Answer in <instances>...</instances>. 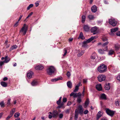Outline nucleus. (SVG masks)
Here are the masks:
<instances>
[{"instance_id": "obj_21", "label": "nucleus", "mask_w": 120, "mask_h": 120, "mask_svg": "<svg viewBox=\"0 0 120 120\" xmlns=\"http://www.w3.org/2000/svg\"><path fill=\"white\" fill-rule=\"evenodd\" d=\"M79 112L81 114H83V111L82 106L81 105H79Z\"/></svg>"}, {"instance_id": "obj_18", "label": "nucleus", "mask_w": 120, "mask_h": 120, "mask_svg": "<svg viewBox=\"0 0 120 120\" xmlns=\"http://www.w3.org/2000/svg\"><path fill=\"white\" fill-rule=\"evenodd\" d=\"M31 84L33 86H35L38 84V82L36 80H34L32 81Z\"/></svg>"}, {"instance_id": "obj_24", "label": "nucleus", "mask_w": 120, "mask_h": 120, "mask_svg": "<svg viewBox=\"0 0 120 120\" xmlns=\"http://www.w3.org/2000/svg\"><path fill=\"white\" fill-rule=\"evenodd\" d=\"M115 104L117 106H120V102L118 100H116L115 101Z\"/></svg>"}, {"instance_id": "obj_14", "label": "nucleus", "mask_w": 120, "mask_h": 120, "mask_svg": "<svg viewBox=\"0 0 120 120\" xmlns=\"http://www.w3.org/2000/svg\"><path fill=\"white\" fill-rule=\"evenodd\" d=\"M96 88L98 90H101L102 89V87L101 84H97L96 86Z\"/></svg>"}, {"instance_id": "obj_20", "label": "nucleus", "mask_w": 120, "mask_h": 120, "mask_svg": "<svg viewBox=\"0 0 120 120\" xmlns=\"http://www.w3.org/2000/svg\"><path fill=\"white\" fill-rule=\"evenodd\" d=\"M62 79V78L61 77H59L57 78H54L51 79V81L53 82H55L58 80H61Z\"/></svg>"}, {"instance_id": "obj_23", "label": "nucleus", "mask_w": 120, "mask_h": 120, "mask_svg": "<svg viewBox=\"0 0 120 120\" xmlns=\"http://www.w3.org/2000/svg\"><path fill=\"white\" fill-rule=\"evenodd\" d=\"M89 104V100L88 99H87L86 100L84 104V107L86 108Z\"/></svg>"}, {"instance_id": "obj_47", "label": "nucleus", "mask_w": 120, "mask_h": 120, "mask_svg": "<svg viewBox=\"0 0 120 120\" xmlns=\"http://www.w3.org/2000/svg\"><path fill=\"white\" fill-rule=\"evenodd\" d=\"M64 50V54L63 55V56H64L66 54L67 52V50L66 49H65Z\"/></svg>"}, {"instance_id": "obj_60", "label": "nucleus", "mask_w": 120, "mask_h": 120, "mask_svg": "<svg viewBox=\"0 0 120 120\" xmlns=\"http://www.w3.org/2000/svg\"><path fill=\"white\" fill-rule=\"evenodd\" d=\"M18 21L14 25V26L15 27H16L18 25Z\"/></svg>"}, {"instance_id": "obj_31", "label": "nucleus", "mask_w": 120, "mask_h": 120, "mask_svg": "<svg viewBox=\"0 0 120 120\" xmlns=\"http://www.w3.org/2000/svg\"><path fill=\"white\" fill-rule=\"evenodd\" d=\"M87 43L86 41H84L82 43V47H85L87 46Z\"/></svg>"}, {"instance_id": "obj_41", "label": "nucleus", "mask_w": 120, "mask_h": 120, "mask_svg": "<svg viewBox=\"0 0 120 120\" xmlns=\"http://www.w3.org/2000/svg\"><path fill=\"white\" fill-rule=\"evenodd\" d=\"M33 6V4H30L29 6L27 7V9L28 10L30 9Z\"/></svg>"}, {"instance_id": "obj_5", "label": "nucleus", "mask_w": 120, "mask_h": 120, "mask_svg": "<svg viewBox=\"0 0 120 120\" xmlns=\"http://www.w3.org/2000/svg\"><path fill=\"white\" fill-rule=\"evenodd\" d=\"M108 51V47H105L103 49H100L98 50V53L101 54L105 53V52Z\"/></svg>"}, {"instance_id": "obj_51", "label": "nucleus", "mask_w": 120, "mask_h": 120, "mask_svg": "<svg viewBox=\"0 0 120 120\" xmlns=\"http://www.w3.org/2000/svg\"><path fill=\"white\" fill-rule=\"evenodd\" d=\"M117 79L120 81V74L118 75L116 77Z\"/></svg>"}, {"instance_id": "obj_45", "label": "nucleus", "mask_w": 120, "mask_h": 120, "mask_svg": "<svg viewBox=\"0 0 120 120\" xmlns=\"http://www.w3.org/2000/svg\"><path fill=\"white\" fill-rule=\"evenodd\" d=\"M61 97H60L58 101H57V102H56L57 103L58 105H59L60 104V102H61Z\"/></svg>"}, {"instance_id": "obj_38", "label": "nucleus", "mask_w": 120, "mask_h": 120, "mask_svg": "<svg viewBox=\"0 0 120 120\" xmlns=\"http://www.w3.org/2000/svg\"><path fill=\"white\" fill-rule=\"evenodd\" d=\"M79 85H76V86L74 90V92H77L79 89Z\"/></svg>"}, {"instance_id": "obj_37", "label": "nucleus", "mask_w": 120, "mask_h": 120, "mask_svg": "<svg viewBox=\"0 0 120 120\" xmlns=\"http://www.w3.org/2000/svg\"><path fill=\"white\" fill-rule=\"evenodd\" d=\"M86 19L85 16L84 15H83L82 16V23L84 22Z\"/></svg>"}, {"instance_id": "obj_50", "label": "nucleus", "mask_w": 120, "mask_h": 120, "mask_svg": "<svg viewBox=\"0 0 120 120\" xmlns=\"http://www.w3.org/2000/svg\"><path fill=\"white\" fill-rule=\"evenodd\" d=\"M63 114L62 113H60L59 115V117L60 119L62 118L63 116Z\"/></svg>"}, {"instance_id": "obj_19", "label": "nucleus", "mask_w": 120, "mask_h": 120, "mask_svg": "<svg viewBox=\"0 0 120 120\" xmlns=\"http://www.w3.org/2000/svg\"><path fill=\"white\" fill-rule=\"evenodd\" d=\"M84 30L86 31H88L90 30V28L88 25H84L83 27Z\"/></svg>"}, {"instance_id": "obj_25", "label": "nucleus", "mask_w": 120, "mask_h": 120, "mask_svg": "<svg viewBox=\"0 0 120 120\" xmlns=\"http://www.w3.org/2000/svg\"><path fill=\"white\" fill-rule=\"evenodd\" d=\"M10 60V58L9 57H8V56H5V58L4 61V63H8Z\"/></svg>"}, {"instance_id": "obj_27", "label": "nucleus", "mask_w": 120, "mask_h": 120, "mask_svg": "<svg viewBox=\"0 0 120 120\" xmlns=\"http://www.w3.org/2000/svg\"><path fill=\"white\" fill-rule=\"evenodd\" d=\"M78 94L77 93H72L70 94L71 96H73L74 98H76L78 97Z\"/></svg>"}, {"instance_id": "obj_17", "label": "nucleus", "mask_w": 120, "mask_h": 120, "mask_svg": "<svg viewBox=\"0 0 120 120\" xmlns=\"http://www.w3.org/2000/svg\"><path fill=\"white\" fill-rule=\"evenodd\" d=\"M91 10L93 12H96L97 10V8L96 6L93 5L91 7Z\"/></svg>"}, {"instance_id": "obj_12", "label": "nucleus", "mask_w": 120, "mask_h": 120, "mask_svg": "<svg viewBox=\"0 0 120 120\" xmlns=\"http://www.w3.org/2000/svg\"><path fill=\"white\" fill-rule=\"evenodd\" d=\"M98 28L96 26L93 27L91 28V32L92 33H94V34H95L97 33V30H98Z\"/></svg>"}, {"instance_id": "obj_53", "label": "nucleus", "mask_w": 120, "mask_h": 120, "mask_svg": "<svg viewBox=\"0 0 120 120\" xmlns=\"http://www.w3.org/2000/svg\"><path fill=\"white\" fill-rule=\"evenodd\" d=\"M88 112V110H86L85 111H84L83 113L84 114H87Z\"/></svg>"}, {"instance_id": "obj_54", "label": "nucleus", "mask_w": 120, "mask_h": 120, "mask_svg": "<svg viewBox=\"0 0 120 120\" xmlns=\"http://www.w3.org/2000/svg\"><path fill=\"white\" fill-rule=\"evenodd\" d=\"M11 100V99L10 98H9V99H8V102H7V104L8 105H9L10 104V101Z\"/></svg>"}, {"instance_id": "obj_64", "label": "nucleus", "mask_w": 120, "mask_h": 120, "mask_svg": "<svg viewBox=\"0 0 120 120\" xmlns=\"http://www.w3.org/2000/svg\"><path fill=\"white\" fill-rule=\"evenodd\" d=\"M33 14V12H31L28 15V16L29 17H30Z\"/></svg>"}, {"instance_id": "obj_40", "label": "nucleus", "mask_w": 120, "mask_h": 120, "mask_svg": "<svg viewBox=\"0 0 120 120\" xmlns=\"http://www.w3.org/2000/svg\"><path fill=\"white\" fill-rule=\"evenodd\" d=\"M109 43V42L108 41H107L106 42L103 43V44L102 45V47H104V48L106 46H107L106 45H107Z\"/></svg>"}, {"instance_id": "obj_61", "label": "nucleus", "mask_w": 120, "mask_h": 120, "mask_svg": "<svg viewBox=\"0 0 120 120\" xmlns=\"http://www.w3.org/2000/svg\"><path fill=\"white\" fill-rule=\"evenodd\" d=\"M78 97H81V94L80 92H79L78 94Z\"/></svg>"}, {"instance_id": "obj_56", "label": "nucleus", "mask_w": 120, "mask_h": 120, "mask_svg": "<svg viewBox=\"0 0 120 120\" xmlns=\"http://www.w3.org/2000/svg\"><path fill=\"white\" fill-rule=\"evenodd\" d=\"M67 101V99L65 98H64L63 99V101L64 102H65Z\"/></svg>"}, {"instance_id": "obj_3", "label": "nucleus", "mask_w": 120, "mask_h": 120, "mask_svg": "<svg viewBox=\"0 0 120 120\" xmlns=\"http://www.w3.org/2000/svg\"><path fill=\"white\" fill-rule=\"evenodd\" d=\"M55 70V69L53 66H51L48 68L47 71L48 74L49 75H51L54 72Z\"/></svg>"}, {"instance_id": "obj_28", "label": "nucleus", "mask_w": 120, "mask_h": 120, "mask_svg": "<svg viewBox=\"0 0 120 120\" xmlns=\"http://www.w3.org/2000/svg\"><path fill=\"white\" fill-rule=\"evenodd\" d=\"M120 47V45L118 44H116L115 45V49L116 50H118Z\"/></svg>"}, {"instance_id": "obj_29", "label": "nucleus", "mask_w": 120, "mask_h": 120, "mask_svg": "<svg viewBox=\"0 0 120 120\" xmlns=\"http://www.w3.org/2000/svg\"><path fill=\"white\" fill-rule=\"evenodd\" d=\"M88 19L91 20H93L94 19V17L93 15H89L88 16Z\"/></svg>"}, {"instance_id": "obj_63", "label": "nucleus", "mask_w": 120, "mask_h": 120, "mask_svg": "<svg viewBox=\"0 0 120 120\" xmlns=\"http://www.w3.org/2000/svg\"><path fill=\"white\" fill-rule=\"evenodd\" d=\"M22 15H20V17L18 20V21H19L22 18Z\"/></svg>"}, {"instance_id": "obj_34", "label": "nucleus", "mask_w": 120, "mask_h": 120, "mask_svg": "<svg viewBox=\"0 0 120 120\" xmlns=\"http://www.w3.org/2000/svg\"><path fill=\"white\" fill-rule=\"evenodd\" d=\"M79 38H81L82 39H85V38L83 36V34L82 32H81L80 33Z\"/></svg>"}, {"instance_id": "obj_42", "label": "nucleus", "mask_w": 120, "mask_h": 120, "mask_svg": "<svg viewBox=\"0 0 120 120\" xmlns=\"http://www.w3.org/2000/svg\"><path fill=\"white\" fill-rule=\"evenodd\" d=\"M17 48V46L16 45H13L11 48V50H12L16 49Z\"/></svg>"}, {"instance_id": "obj_16", "label": "nucleus", "mask_w": 120, "mask_h": 120, "mask_svg": "<svg viewBox=\"0 0 120 120\" xmlns=\"http://www.w3.org/2000/svg\"><path fill=\"white\" fill-rule=\"evenodd\" d=\"M110 87V85L109 83H106L105 85V88L106 90H109Z\"/></svg>"}, {"instance_id": "obj_1", "label": "nucleus", "mask_w": 120, "mask_h": 120, "mask_svg": "<svg viewBox=\"0 0 120 120\" xmlns=\"http://www.w3.org/2000/svg\"><path fill=\"white\" fill-rule=\"evenodd\" d=\"M106 69V66L103 64H101L98 68V71L101 73H104Z\"/></svg>"}, {"instance_id": "obj_4", "label": "nucleus", "mask_w": 120, "mask_h": 120, "mask_svg": "<svg viewBox=\"0 0 120 120\" xmlns=\"http://www.w3.org/2000/svg\"><path fill=\"white\" fill-rule=\"evenodd\" d=\"M28 27V26L26 24H24L23 25V26L20 31V32H22L23 33V35H25L27 32Z\"/></svg>"}, {"instance_id": "obj_2", "label": "nucleus", "mask_w": 120, "mask_h": 120, "mask_svg": "<svg viewBox=\"0 0 120 120\" xmlns=\"http://www.w3.org/2000/svg\"><path fill=\"white\" fill-rule=\"evenodd\" d=\"M50 114L49 115V119L51 118L52 117L54 118L56 117L58 115V112L56 110H54L52 113L51 112H49Z\"/></svg>"}, {"instance_id": "obj_32", "label": "nucleus", "mask_w": 120, "mask_h": 120, "mask_svg": "<svg viewBox=\"0 0 120 120\" xmlns=\"http://www.w3.org/2000/svg\"><path fill=\"white\" fill-rule=\"evenodd\" d=\"M96 53H94L93 54H92L91 56V59H94L96 58Z\"/></svg>"}, {"instance_id": "obj_26", "label": "nucleus", "mask_w": 120, "mask_h": 120, "mask_svg": "<svg viewBox=\"0 0 120 120\" xmlns=\"http://www.w3.org/2000/svg\"><path fill=\"white\" fill-rule=\"evenodd\" d=\"M101 99L104 100H106V96L104 94H101Z\"/></svg>"}, {"instance_id": "obj_59", "label": "nucleus", "mask_w": 120, "mask_h": 120, "mask_svg": "<svg viewBox=\"0 0 120 120\" xmlns=\"http://www.w3.org/2000/svg\"><path fill=\"white\" fill-rule=\"evenodd\" d=\"M35 6L36 7L38 6L39 4V3L38 2H37L35 3Z\"/></svg>"}, {"instance_id": "obj_13", "label": "nucleus", "mask_w": 120, "mask_h": 120, "mask_svg": "<svg viewBox=\"0 0 120 120\" xmlns=\"http://www.w3.org/2000/svg\"><path fill=\"white\" fill-rule=\"evenodd\" d=\"M97 36H95L94 37H91L90 38L88 39L86 41L87 43H88L91 41H92L93 40H94L97 38Z\"/></svg>"}, {"instance_id": "obj_6", "label": "nucleus", "mask_w": 120, "mask_h": 120, "mask_svg": "<svg viewBox=\"0 0 120 120\" xmlns=\"http://www.w3.org/2000/svg\"><path fill=\"white\" fill-rule=\"evenodd\" d=\"M105 75L102 74L99 75L98 77V80L100 82L104 81L105 79Z\"/></svg>"}, {"instance_id": "obj_46", "label": "nucleus", "mask_w": 120, "mask_h": 120, "mask_svg": "<svg viewBox=\"0 0 120 120\" xmlns=\"http://www.w3.org/2000/svg\"><path fill=\"white\" fill-rule=\"evenodd\" d=\"M64 105V103L63 102L61 103L59 105H58L59 106H58V108H60L62 107Z\"/></svg>"}, {"instance_id": "obj_30", "label": "nucleus", "mask_w": 120, "mask_h": 120, "mask_svg": "<svg viewBox=\"0 0 120 120\" xmlns=\"http://www.w3.org/2000/svg\"><path fill=\"white\" fill-rule=\"evenodd\" d=\"M1 84L2 86L5 87H7V83L4 82H1Z\"/></svg>"}, {"instance_id": "obj_22", "label": "nucleus", "mask_w": 120, "mask_h": 120, "mask_svg": "<svg viewBox=\"0 0 120 120\" xmlns=\"http://www.w3.org/2000/svg\"><path fill=\"white\" fill-rule=\"evenodd\" d=\"M68 87L69 88H71L72 87V83L70 81H69L67 82Z\"/></svg>"}, {"instance_id": "obj_48", "label": "nucleus", "mask_w": 120, "mask_h": 120, "mask_svg": "<svg viewBox=\"0 0 120 120\" xmlns=\"http://www.w3.org/2000/svg\"><path fill=\"white\" fill-rule=\"evenodd\" d=\"M77 101L79 103H80L81 101V97H78L77 98Z\"/></svg>"}, {"instance_id": "obj_11", "label": "nucleus", "mask_w": 120, "mask_h": 120, "mask_svg": "<svg viewBox=\"0 0 120 120\" xmlns=\"http://www.w3.org/2000/svg\"><path fill=\"white\" fill-rule=\"evenodd\" d=\"M34 68L36 70H40L43 69L44 67L41 65H37L35 66Z\"/></svg>"}, {"instance_id": "obj_36", "label": "nucleus", "mask_w": 120, "mask_h": 120, "mask_svg": "<svg viewBox=\"0 0 120 120\" xmlns=\"http://www.w3.org/2000/svg\"><path fill=\"white\" fill-rule=\"evenodd\" d=\"M84 52L83 51H82L80 52L77 55V56L78 57H80L82 56L84 53Z\"/></svg>"}, {"instance_id": "obj_8", "label": "nucleus", "mask_w": 120, "mask_h": 120, "mask_svg": "<svg viewBox=\"0 0 120 120\" xmlns=\"http://www.w3.org/2000/svg\"><path fill=\"white\" fill-rule=\"evenodd\" d=\"M106 112L107 114L112 116L113 115L114 112V111L110 110L106 108L105 109Z\"/></svg>"}, {"instance_id": "obj_33", "label": "nucleus", "mask_w": 120, "mask_h": 120, "mask_svg": "<svg viewBox=\"0 0 120 120\" xmlns=\"http://www.w3.org/2000/svg\"><path fill=\"white\" fill-rule=\"evenodd\" d=\"M78 113L75 111L74 116V119L75 120H76L77 119L78 117Z\"/></svg>"}, {"instance_id": "obj_58", "label": "nucleus", "mask_w": 120, "mask_h": 120, "mask_svg": "<svg viewBox=\"0 0 120 120\" xmlns=\"http://www.w3.org/2000/svg\"><path fill=\"white\" fill-rule=\"evenodd\" d=\"M116 34L118 36H120V31H118L116 33Z\"/></svg>"}, {"instance_id": "obj_43", "label": "nucleus", "mask_w": 120, "mask_h": 120, "mask_svg": "<svg viewBox=\"0 0 120 120\" xmlns=\"http://www.w3.org/2000/svg\"><path fill=\"white\" fill-rule=\"evenodd\" d=\"M0 105L1 107L4 106V102L3 101L0 102Z\"/></svg>"}, {"instance_id": "obj_62", "label": "nucleus", "mask_w": 120, "mask_h": 120, "mask_svg": "<svg viewBox=\"0 0 120 120\" xmlns=\"http://www.w3.org/2000/svg\"><path fill=\"white\" fill-rule=\"evenodd\" d=\"M83 82L84 83H86L87 82V79H84L83 80Z\"/></svg>"}, {"instance_id": "obj_49", "label": "nucleus", "mask_w": 120, "mask_h": 120, "mask_svg": "<svg viewBox=\"0 0 120 120\" xmlns=\"http://www.w3.org/2000/svg\"><path fill=\"white\" fill-rule=\"evenodd\" d=\"M12 116V115H11V114H10L8 116V117L6 118V120H9L10 118Z\"/></svg>"}, {"instance_id": "obj_10", "label": "nucleus", "mask_w": 120, "mask_h": 120, "mask_svg": "<svg viewBox=\"0 0 120 120\" xmlns=\"http://www.w3.org/2000/svg\"><path fill=\"white\" fill-rule=\"evenodd\" d=\"M118 30V27L112 29L111 30V33L110 34V35H113L114 34L115 32Z\"/></svg>"}, {"instance_id": "obj_39", "label": "nucleus", "mask_w": 120, "mask_h": 120, "mask_svg": "<svg viewBox=\"0 0 120 120\" xmlns=\"http://www.w3.org/2000/svg\"><path fill=\"white\" fill-rule=\"evenodd\" d=\"M114 52V51L113 50H110L108 52V55H112L113 54Z\"/></svg>"}, {"instance_id": "obj_55", "label": "nucleus", "mask_w": 120, "mask_h": 120, "mask_svg": "<svg viewBox=\"0 0 120 120\" xmlns=\"http://www.w3.org/2000/svg\"><path fill=\"white\" fill-rule=\"evenodd\" d=\"M67 75L68 77H70L71 75L69 71L68 72L67 74Z\"/></svg>"}, {"instance_id": "obj_7", "label": "nucleus", "mask_w": 120, "mask_h": 120, "mask_svg": "<svg viewBox=\"0 0 120 120\" xmlns=\"http://www.w3.org/2000/svg\"><path fill=\"white\" fill-rule=\"evenodd\" d=\"M109 23L113 26H116L117 22L115 20L113 19H111L109 20Z\"/></svg>"}, {"instance_id": "obj_57", "label": "nucleus", "mask_w": 120, "mask_h": 120, "mask_svg": "<svg viewBox=\"0 0 120 120\" xmlns=\"http://www.w3.org/2000/svg\"><path fill=\"white\" fill-rule=\"evenodd\" d=\"M98 24L99 25H101V24L102 23V21H98L97 22Z\"/></svg>"}, {"instance_id": "obj_44", "label": "nucleus", "mask_w": 120, "mask_h": 120, "mask_svg": "<svg viewBox=\"0 0 120 120\" xmlns=\"http://www.w3.org/2000/svg\"><path fill=\"white\" fill-rule=\"evenodd\" d=\"M19 115L20 113L18 112H17L14 115V116L15 117H19Z\"/></svg>"}, {"instance_id": "obj_9", "label": "nucleus", "mask_w": 120, "mask_h": 120, "mask_svg": "<svg viewBox=\"0 0 120 120\" xmlns=\"http://www.w3.org/2000/svg\"><path fill=\"white\" fill-rule=\"evenodd\" d=\"M34 73L31 71H28L27 73V76L29 79L31 78L34 75Z\"/></svg>"}, {"instance_id": "obj_15", "label": "nucleus", "mask_w": 120, "mask_h": 120, "mask_svg": "<svg viewBox=\"0 0 120 120\" xmlns=\"http://www.w3.org/2000/svg\"><path fill=\"white\" fill-rule=\"evenodd\" d=\"M103 114V112H101L100 111L98 113L97 115V118L98 120L100 118L102 115Z\"/></svg>"}, {"instance_id": "obj_52", "label": "nucleus", "mask_w": 120, "mask_h": 120, "mask_svg": "<svg viewBox=\"0 0 120 120\" xmlns=\"http://www.w3.org/2000/svg\"><path fill=\"white\" fill-rule=\"evenodd\" d=\"M4 63V61L0 62V66H2Z\"/></svg>"}, {"instance_id": "obj_35", "label": "nucleus", "mask_w": 120, "mask_h": 120, "mask_svg": "<svg viewBox=\"0 0 120 120\" xmlns=\"http://www.w3.org/2000/svg\"><path fill=\"white\" fill-rule=\"evenodd\" d=\"M15 108L12 109L10 112V114L13 116L14 113L15 112Z\"/></svg>"}]
</instances>
